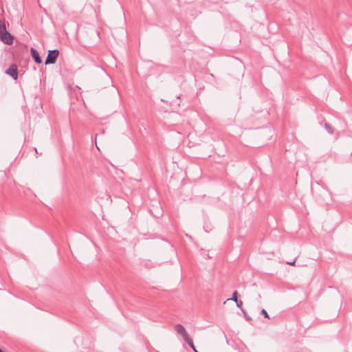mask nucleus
Instances as JSON below:
<instances>
[{
	"label": "nucleus",
	"instance_id": "nucleus-7",
	"mask_svg": "<svg viewBox=\"0 0 352 352\" xmlns=\"http://www.w3.org/2000/svg\"><path fill=\"white\" fill-rule=\"evenodd\" d=\"M237 295H238V292L236 291H234L232 294V298L227 299V300H232L234 302L238 300Z\"/></svg>",
	"mask_w": 352,
	"mask_h": 352
},
{
	"label": "nucleus",
	"instance_id": "nucleus-12",
	"mask_svg": "<svg viewBox=\"0 0 352 352\" xmlns=\"http://www.w3.org/2000/svg\"><path fill=\"white\" fill-rule=\"evenodd\" d=\"M0 352H3V351L0 349Z\"/></svg>",
	"mask_w": 352,
	"mask_h": 352
},
{
	"label": "nucleus",
	"instance_id": "nucleus-1",
	"mask_svg": "<svg viewBox=\"0 0 352 352\" xmlns=\"http://www.w3.org/2000/svg\"><path fill=\"white\" fill-rule=\"evenodd\" d=\"M175 330L178 334H180L182 336L183 339L185 340V342H186L188 343L189 346L193 350L194 352H199L195 349V346L194 345V343H193L192 339H190L189 338L186 329L184 328V327L182 324H176L175 327Z\"/></svg>",
	"mask_w": 352,
	"mask_h": 352
},
{
	"label": "nucleus",
	"instance_id": "nucleus-5",
	"mask_svg": "<svg viewBox=\"0 0 352 352\" xmlns=\"http://www.w3.org/2000/svg\"><path fill=\"white\" fill-rule=\"evenodd\" d=\"M30 54L32 57L37 64H40L42 63V59L39 55V53L36 49L31 47Z\"/></svg>",
	"mask_w": 352,
	"mask_h": 352
},
{
	"label": "nucleus",
	"instance_id": "nucleus-3",
	"mask_svg": "<svg viewBox=\"0 0 352 352\" xmlns=\"http://www.w3.org/2000/svg\"><path fill=\"white\" fill-rule=\"evenodd\" d=\"M6 74L12 76L14 80L18 78L17 67L15 64H12L6 71Z\"/></svg>",
	"mask_w": 352,
	"mask_h": 352
},
{
	"label": "nucleus",
	"instance_id": "nucleus-2",
	"mask_svg": "<svg viewBox=\"0 0 352 352\" xmlns=\"http://www.w3.org/2000/svg\"><path fill=\"white\" fill-rule=\"evenodd\" d=\"M59 51L58 50H49L47 58L45 61V65L54 64L56 63L58 56Z\"/></svg>",
	"mask_w": 352,
	"mask_h": 352
},
{
	"label": "nucleus",
	"instance_id": "nucleus-8",
	"mask_svg": "<svg viewBox=\"0 0 352 352\" xmlns=\"http://www.w3.org/2000/svg\"><path fill=\"white\" fill-rule=\"evenodd\" d=\"M261 314L263 315V316L265 318H270L267 311L265 309H263L261 310Z\"/></svg>",
	"mask_w": 352,
	"mask_h": 352
},
{
	"label": "nucleus",
	"instance_id": "nucleus-9",
	"mask_svg": "<svg viewBox=\"0 0 352 352\" xmlns=\"http://www.w3.org/2000/svg\"><path fill=\"white\" fill-rule=\"evenodd\" d=\"M235 302H236V307L241 309H242L241 307L243 305L242 300H238L235 301Z\"/></svg>",
	"mask_w": 352,
	"mask_h": 352
},
{
	"label": "nucleus",
	"instance_id": "nucleus-4",
	"mask_svg": "<svg viewBox=\"0 0 352 352\" xmlns=\"http://www.w3.org/2000/svg\"><path fill=\"white\" fill-rule=\"evenodd\" d=\"M13 36L11 35V34L10 32H8V31L5 33V34H3V35H1L0 36V39L5 43V44H7V45H11L13 43Z\"/></svg>",
	"mask_w": 352,
	"mask_h": 352
},
{
	"label": "nucleus",
	"instance_id": "nucleus-11",
	"mask_svg": "<svg viewBox=\"0 0 352 352\" xmlns=\"http://www.w3.org/2000/svg\"><path fill=\"white\" fill-rule=\"evenodd\" d=\"M295 263H296V261H292V262H287V264H288V265H295Z\"/></svg>",
	"mask_w": 352,
	"mask_h": 352
},
{
	"label": "nucleus",
	"instance_id": "nucleus-6",
	"mask_svg": "<svg viewBox=\"0 0 352 352\" xmlns=\"http://www.w3.org/2000/svg\"><path fill=\"white\" fill-rule=\"evenodd\" d=\"M324 128L325 129L327 130V131L330 133V134H333V128L329 125V124L328 123H325L324 124Z\"/></svg>",
	"mask_w": 352,
	"mask_h": 352
},
{
	"label": "nucleus",
	"instance_id": "nucleus-10",
	"mask_svg": "<svg viewBox=\"0 0 352 352\" xmlns=\"http://www.w3.org/2000/svg\"><path fill=\"white\" fill-rule=\"evenodd\" d=\"M241 311L243 313V315L245 317V318L248 320H251V318L250 316H248L247 313L245 312V311H244L243 309H241Z\"/></svg>",
	"mask_w": 352,
	"mask_h": 352
}]
</instances>
